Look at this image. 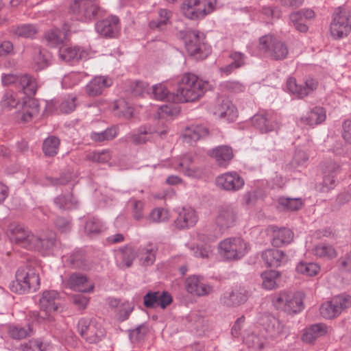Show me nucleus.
<instances>
[{
	"mask_svg": "<svg viewBox=\"0 0 351 351\" xmlns=\"http://www.w3.org/2000/svg\"><path fill=\"white\" fill-rule=\"evenodd\" d=\"M208 82L199 80L194 74L186 73L178 82L176 102H192L202 97L208 88Z\"/></svg>",
	"mask_w": 351,
	"mask_h": 351,
	"instance_id": "1",
	"label": "nucleus"
},
{
	"mask_svg": "<svg viewBox=\"0 0 351 351\" xmlns=\"http://www.w3.org/2000/svg\"><path fill=\"white\" fill-rule=\"evenodd\" d=\"M15 277V280L10 285L11 291L14 293L23 294L31 291H35L40 286L38 269L31 265L20 267L16 272Z\"/></svg>",
	"mask_w": 351,
	"mask_h": 351,
	"instance_id": "2",
	"label": "nucleus"
},
{
	"mask_svg": "<svg viewBox=\"0 0 351 351\" xmlns=\"http://www.w3.org/2000/svg\"><path fill=\"white\" fill-rule=\"evenodd\" d=\"M99 4V0H71L69 11L77 21L89 23L101 14Z\"/></svg>",
	"mask_w": 351,
	"mask_h": 351,
	"instance_id": "3",
	"label": "nucleus"
},
{
	"mask_svg": "<svg viewBox=\"0 0 351 351\" xmlns=\"http://www.w3.org/2000/svg\"><path fill=\"white\" fill-rule=\"evenodd\" d=\"M186 50L190 56L196 59H204L210 53V49L204 42L205 35L196 29L181 32Z\"/></svg>",
	"mask_w": 351,
	"mask_h": 351,
	"instance_id": "4",
	"label": "nucleus"
},
{
	"mask_svg": "<svg viewBox=\"0 0 351 351\" xmlns=\"http://www.w3.org/2000/svg\"><path fill=\"white\" fill-rule=\"evenodd\" d=\"M272 302L277 309L283 311L287 314H297L304 308V295L301 292L278 293L273 297Z\"/></svg>",
	"mask_w": 351,
	"mask_h": 351,
	"instance_id": "5",
	"label": "nucleus"
},
{
	"mask_svg": "<svg viewBox=\"0 0 351 351\" xmlns=\"http://www.w3.org/2000/svg\"><path fill=\"white\" fill-rule=\"evenodd\" d=\"M257 47L260 52L274 60L285 59L289 53L287 45L271 34L261 36Z\"/></svg>",
	"mask_w": 351,
	"mask_h": 351,
	"instance_id": "6",
	"label": "nucleus"
},
{
	"mask_svg": "<svg viewBox=\"0 0 351 351\" xmlns=\"http://www.w3.org/2000/svg\"><path fill=\"white\" fill-rule=\"evenodd\" d=\"M216 4V0H186L182 5V10L189 19H201L213 12Z\"/></svg>",
	"mask_w": 351,
	"mask_h": 351,
	"instance_id": "7",
	"label": "nucleus"
},
{
	"mask_svg": "<svg viewBox=\"0 0 351 351\" xmlns=\"http://www.w3.org/2000/svg\"><path fill=\"white\" fill-rule=\"evenodd\" d=\"M321 169L322 180L315 184V189L320 193H328L336 186V177L341 171V165L338 162L329 159L322 162Z\"/></svg>",
	"mask_w": 351,
	"mask_h": 351,
	"instance_id": "8",
	"label": "nucleus"
},
{
	"mask_svg": "<svg viewBox=\"0 0 351 351\" xmlns=\"http://www.w3.org/2000/svg\"><path fill=\"white\" fill-rule=\"evenodd\" d=\"M330 33L335 39L347 36L351 32V14L345 8L338 7L332 14Z\"/></svg>",
	"mask_w": 351,
	"mask_h": 351,
	"instance_id": "9",
	"label": "nucleus"
},
{
	"mask_svg": "<svg viewBox=\"0 0 351 351\" xmlns=\"http://www.w3.org/2000/svg\"><path fill=\"white\" fill-rule=\"evenodd\" d=\"M157 122L154 125L145 124L140 126L136 131L129 134L128 138L133 144L138 145L152 141L156 136L162 137L167 132V126L161 127L160 121Z\"/></svg>",
	"mask_w": 351,
	"mask_h": 351,
	"instance_id": "10",
	"label": "nucleus"
},
{
	"mask_svg": "<svg viewBox=\"0 0 351 351\" xmlns=\"http://www.w3.org/2000/svg\"><path fill=\"white\" fill-rule=\"evenodd\" d=\"M220 253L227 260H239L249 250V245L239 237L224 239L219 244Z\"/></svg>",
	"mask_w": 351,
	"mask_h": 351,
	"instance_id": "11",
	"label": "nucleus"
},
{
	"mask_svg": "<svg viewBox=\"0 0 351 351\" xmlns=\"http://www.w3.org/2000/svg\"><path fill=\"white\" fill-rule=\"evenodd\" d=\"M350 307H351V296L341 294L323 303L319 308V311L324 318L332 319Z\"/></svg>",
	"mask_w": 351,
	"mask_h": 351,
	"instance_id": "12",
	"label": "nucleus"
},
{
	"mask_svg": "<svg viewBox=\"0 0 351 351\" xmlns=\"http://www.w3.org/2000/svg\"><path fill=\"white\" fill-rule=\"evenodd\" d=\"M238 218L237 208L232 205H223L219 208L215 223L219 227L215 234L208 238V241H214L221 234L222 230L234 226Z\"/></svg>",
	"mask_w": 351,
	"mask_h": 351,
	"instance_id": "13",
	"label": "nucleus"
},
{
	"mask_svg": "<svg viewBox=\"0 0 351 351\" xmlns=\"http://www.w3.org/2000/svg\"><path fill=\"white\" fill-rule=\"evenodd\" d=\"M7 234L11 242L30 250L34 246V242L36 241V235L24 226L17 223L9 225Z\"/></svg>",
	"mask_w": 351,
	"mask_h": 351,
	"instance_id": "14",
	"label": "nucleus"
},
{
	"mask_svg": "<svg viewBox=\"0 0 351 351\" xmlns=\"http://www.w3.org/2000/svg\"><path fill=\"white\" fill-rule=\"evenodd\" d=\"M77 328L81 337L89 343H97L105 336L104 328L99 324L86 318H81Z\"/></svg>",
	"mask_w": 351,
	"mask_h": 351,
	"instance_id": "15",
	"label": "nucleus"
},
{
	"mask_svg": "<svg viewBox=\"0 0 351 351\" xmlns=\"http://www.w3.org/2000/svg\"><path fill=\"white\" fill-rule=\"evenodd\" d=\"M216 186L226 191L237 192L243 189L244 179L234 171L219 175L215 179Z\"/></svg>",
	"mask_w": 351,
	"mask_h": 351,
	"instance_id": "16",
	"label": "nucleus"
},
{
	"mask_svg": "<svg viewBox=\"0 0 351 351\" xmlns=\"http://www.w3.org/2000/svg\"><path fill=\"white\" fill-rule=\"evenodd\" d=\"M252 125L261 133L277 131L280 128L278 117L272 112L258 113L252 118Z\"/></svg>",
	"mask_w": 351,
	"mask_h": 351,
	"instance_id": "17",
	"label": "nucleus"
},
{
	"mask_svg": "<svg viewBox=\"0 0 351 351\" xmlns=\"http://www.w3.org/2000/svg\"><path fill=\"white\" fill-rule=\"evenodd\" d=\"M318 86V82L313 77H308L302 84H298L296 80L293 77H289L287 81V88L292 94L296 95L298 98H303L315 89Z\"/></svg>",
	"mask_w": 351,
	"mask_h": 351,
	"instance_id": "18",
	"label": "nucleus"
},
{
	"mask_svg": "<svg viewBox=\"0 0 351 351\" xmlns=\"http://www.w3.org/2000/svg\"><path fill=\"white\" fill-rule=\"evenodd\" d=\"M248 292L244 287H235L225 291L219 298L221 305L226 307H237L246 302Z\"/></svg>",
	"mask_w": 351,
	"mask_h": 351,
	"instance_id": "19",
	"label": "nucleus"
},
{
	"mask_svg": "<svg viewBox=\"0 0 351 351\" xmlns=\"http://www.w3.org/2000/svg\"><path fill=\"white\" fill-rule=\"evenodd\" d=\"M96 31L104 37H116L121 29L119 19L117 16H110L101 20L95 24Z\"/></svg>",
	"mask_w": 351,
	"mask_h": 351,
	"instance_id": "20",
	"label": "nucleus"
},
{
	"mask_svg": "<svg viewBox=\"0 0 351 351\" xmlns=\"http://www.w3.org/2000/svg\"><path fill=\"white\" fill-rule=\"evenodd\" d=\"M178 217L174 220V226L178 230L193 227L198 220L195 210L191 207H182L177 210Z\"/></svg>",
	"mask_w": 351,
	"mask_h": 351,
	"instance_id": "21",
	"label": "nucleus"
},
{
	"mask_svg": "<svg viewBox=\"0 0 351 351\" xmlns=\"http://www.w3.org/2000/svg\"><path fill=\"white\" fill-rule=\"evenodd\" d=\"M171 295L167 291L160 293L158 291H149L143 297L144 306L147 308H154L158 306L165 309L172 302Z\"/></svg>",
	"mask_w": 351,
	"mask_h": 351,
	"instance_id": "22",
	"label": "nucleus"
},
{
	"mask_svg": "<svg viewBox=\"0 0 351 351\" xmlns=\"http://www.w3.org/2000/svg\"><path fill=\"white\" fill-rule=\"evenodd\" d=\"M208 154L215 160L217 166L223 168H226L234 157L232 148L226 145H219L208 150Z\"/></svg>",
	"mask_w": 351,
	"mask_h": 351,
	"instance_id": "23",
	"label": "nucleus"
},
{
	"mask_svg": "<svg viewBox=\"0 0 351 351\" xmlns=\"http://www.w3.org/2000/svg\"><path fill=\"white\" fill-rule=\"evenodd\" d=\"M262 325L267 333V338L275 339L285 333V324L273 315H265L262 318Z\"/></svg>",
	"mask_w": 351,
	"mask_h": 351,
	"instance_id": "24",
	"label": "nucleus"
},
{
	"mask_svg": "<svg viewBox=\"0 0 351 351\" xmlns=\"http://www.w3.org/2000/svg\"><path fill=\"white\" fill-rule=\"evenodd\" d=\"M186 289L188 293L196 296H205L213 291V287L205 283L203 278L191 276L186 280Z\"/></svg>",
	"mask_w": 351,
	"mask_h": 351,
	"instance_id": "25",
	"label": "nucleus"
},
{
	"mask_svg": "<svg viewBox=\"0 0 351 351\" xmlns=\"http://www.w3.org/2000/svg\"><path fill=\"white\" fill-rule=\"evenodd\" d=\"M137 256L135 249L130 245L121 247L115 251L116 262L121 268L130 267Z\"/></svg>",
	"mask_w": 351,
	"mask_h": 351,
	"instance_id": "26",
	"label": "nucleus"
},
{
	"mask_svg": "<svg viewBox=\"0 0 351 351\" xmlns=\"http://www.w3.org/2000/svg\"><path fill=\"white\" fill-rule=\"evenodd\" d=\"M262 259L268 267H278L288 261V256L282 250L269 249L262 252Z\"/></svg>",
	"mask_w": 351,
	"mask_h": 351,
	"instance_id": "27",
	"label": "nucleus"
},
{
	"mask_svg": "<svg viewBox=\"0 0 351 351\" xmlns=\"http://www.w3.org/2000/svg\"><path fill=\"white\" fill-rule=\"evenodd\" d=\"M59 300L60 295L57 291L46 290L39 300L40 308L47 313L56 311L58 308Z\"/></svg>",
	"mask_w": 351,
	"mask_h": 351,
	"instance_id": "28",
	"label": "nucleus"
},
{
	"mask_svg": "<svg viewBox=\"0 0 351 351\" xmlns=\"http://www.w3.org/2000/svg\"><path fill=\"white\" fill-rule=\"evenodd\" d=\"M51 56L50 53L40 46H35L32 49V63L35 70H43L50 64Z\"/></svg>",
	"mask_w": 351,
	"mask_h": 351,
	"instance_id": "29",
	"label": "nucleus"
},
{
	"mask_svg": "<svg viewBox=\"0 0 351 351\" xmlns=\"http://www.w3.org/2000/svg\"><path fill=\"white\" fill-rule=\"evenodd\" d=\"M58 55L61 60L69 62L80 59H86L88 58V53L80 47L62 46L59 49Z\"/></svg>",
	"mask_w": 351,
	"mask_h": 351,
	"instance_id": "30",
	"label": "nucleus"
},
{
	"mask_svg": "<svg viewBox=\"0 0 351 351\" xmlns=\"http://www.w3.org/2000/svg\"><path fill=\"white\" fill-rule=\"evenodd\" d=\"M272 239L271 244L276 247H280L285 245L291 243L294 237V234L291 230L287 228H278L272 226Z\"/></svg>",
	"mask_w": 351,
	"mask_h": 351,
	"instance_id": "31",
	"label": "nucleus"
},
{
	"mask_svg": "<svg viewBox=\"0 0 351 351\" xmlns=\"http://www.w3.org/2000/svg\"><path fill=\"white\" fill-rule=\"evenodd\" d=\"M112 84V80L110 77L96 76L86 85V90L90 96H97Z\"/></svg>",
	"mask_w": 351,
	"mask_h": 351,
	"instance_id": "32",
	"label": "nucleus"
},
{
	"mask_svg": "<svg viewBox=\"0 0 351 351\" xmlns=\"http://www.w3.org/2000/svg\"><path fill=\"white\" fill-rule=\"evenodd\" d=\"M39 111L38 101L34 98H29L24 101L22 110L18 112V117H20L21 121L24 123L29 122L34 117L38 114Z\"/></svg>",
	"mask_w": 351,
	"mask_h": 351,
	"instance_id": "33",
	"label": "nucleus"
},
{
	"mask_svg": "<svg viewBox=\"0 0 351 351\" xmlns=\"http://www.w3.org/2000/svg\"><path fill=\"white\" fill-rule=\"evenodd\" d=\"M231 62L220 68V72L222 74L228 75L238 69L245 65L247 56L245 53L240 51H233L229 55Z\"/></svg>",
	"mask_w": 351,
	"mask_h": 351,
	"instance_id": "34",
	"label": "nucleus"
},
{
	"mask_svg": "<svg viewBox=\"0 0 351 351\" xmlns=\"http://www.w3.org/2000/svg\"><path fill=\"white\" fill-rule=\"evenodd\" d=\"M215 114L229 121H233L237 117V110L232 102L226 99L221 100L217 106Z\"/></svg>",
	"mask_w": 351,
	"mask_h": 351,
	"instance_id": "35",
	"label": "nucleus"
},
{
	"mask_svg": "<svg viewBox=\"0 0 351 351\" xmlns=\"http://www.w3.org/2000/svg\"><path fill=\"white\" fill-rule=\"evenodd\" d=\"M87 280L86 276L79 273H73L69 276L67 280V286L70 289L80 292H93L94 289L93 285H90L88 287H84V285L87 282Z\"/></svg>",
	"mask_w": 351,
	"mask_h": 351,
	"instance_id": "36",
	"label": "nucleus"
},
{
	"mask_svg": "<svg viewBox=\"0 0 351 351\" xmlns=\"http://www.w3.org/2000/svg\"><path fill=\"white\" fill-rule=\"evenodd\" d=\"M328 326L323 323L315 324L306 328L302 337L304 342L311 343L318 337L326 335Z\"/></svg>",
	"mask_w": 351,
	"mask_h": 351,
	"instance_id": "37",
	"label": "nucleus"
},
{
	"mask_svg": "<svg viewBox=\"0 0 351 351\" xmlns=\"http://www.w3.org/2000/svg\"><path fill=\"white\" fill-rule=\"evenodd\" d=\"M56 243V240L53 233H51L49 237L44 239L36 237V241L34 242V246L31 250H37L44 256L49 255L52 253Z\"/></svg>",
	"mask_w": 351,
	"mask_h": 351,
	"instance_id": "38",
	"label": "nucleus"
},
{
	"mask_svg": "<svg viewBox=\"0 0 351 351\" xmlns=\"http://www.w3.org/2000/svg\"><path fill=\"white\" fill-rule=\"evenodd\" d=\"M314 255L319 258L330 261L337 256V252L335 247L328 243H319L313 249Z\"/></svg>",
	"mask_w": 351,
	"mask_h": 351,
	"instance_id": "39",
	"label": "nucleus"
},
{
	"mask_svg": "<svg viewBox=\"0 0 351 351\" xmlns=\"http://www.w3.org/2000/svg\"><path fill=\"white\" fill-rule=\"evenodd\" d=\"M208 130L203 125H191L186 128L183 134L184 141L189 144L197 142L201 138L206 136Z\"/></svg>",
	"mask_w": 351,
	"mask_h": 351,
	"instance_id": "40",
	"label": "nucleus"
},
{
	"mask_svg": "<svg viewBox=\"0 0 351 351\" xmlns=\"http://www.w3.org/2000/svg\"><path fill=\"white\" fill-rule=\"evenodd\" d=\"M172 12L165 8H160L157 11V16L149 22V27L152 29H162L170 23Z\"/></svg>",
	"mask_w": 351,
	"mask_h": 351,
	"instance_id": "41",
	"label": "nucleus"
},
{
	"mask_svg": "<svg viewBox=\"0 0 351 351\" xmlns=\"http://www.w3.org/2000/svg\"><path fill=\"white\" fill-rule=\"evenodd\" d=\"M152 95L155 99L176 102V93H171L167 83L162 82L152 86Z\"/></svg>",
	"mask_w": 351,
	"mask_h": 351,
	"instance_id": "42",
	"label": "nucleus"
},
{
	"mask_svg": "<svg viewBox=\"0 0 351 351\" xmlns=\"http://www.w3.org/2000/svg\"><path fill=\"white\" fill-rule=\"evenodd\" d=\"M326 118V110L322 107L316 106L308 112L302 120L305 123L313 126L322 123Z\"/></svg>",
	"mask_w": 351,
	"mask_h": 351,
	"instance_id": "43",
	"label": "nucleus"
},
{
	"mask_svg": "<svg viewBox=\"0 0 351 351\" xmlns=\"http://www.w3.org/2000/svg\"><path fill=\"white\" fill-rule=\"evenodd\" d=\"M16 86L28 97L34 95L37 90L36 80L27 74L19 75Z\"/></svg>",
	"mask_w": 351,
	"mask_h": 351,
	"instance_id": "44",
	"label": "nucleus"
},
{
	"mask_svg": "<svg viewBox=\"0 0 351 351\" xmlns=\"http://www.w3.org/2000/svg\"><path fill=\"white\" fill-rule=\"evenodd\" d=\"M280 274L276 270H269L264 271L261 274L263 280L262 286L265 289L271 290L278 286Z\"/></svg>",
	"mask_w": 351,
	"mask_h": 351,
	"instance_id": "45",
	"label": "nucleus"
},
{
	"mask_svg": "<svg viewBox=\"0 0 351 351\" xmlns=\"http://www.w3.org/2000/svg\"><path fill=\"white\" fill-rule=\"evenodd\" d=\"M45 38L49 46L56 47L63 43L66 38V33L58 28H53L45 32Z\"/></svg>",
	"mask_w": 351,
	"mask_h": 351,
	"instance_id": "46",
	"label": "nucleus"
},
{
	"mask_svg": "<svg viewBox=\"0 0 351 351\" xmlns=\"http://www.w3.org/2000/svg\"><path fill=\"white\" fill-rule=\"evenodd\" d=\"M84 230L87 235L94 237L102 232L105 230V226L99 218L92 217L86 221Z\"/></svg>",
	"mask_w": 351,
	"mask_h": 351,
	"instance_id": "47",
	"label": "nucleus"
},
{
	"mask_svg": "<svg viewBox=\"0 0 351 351\" xmlns=\"http://www.w3.org/2000/svg\"><path fill=\"white\" fill-rule=\"evenodd\" d=\"M54 204L61 210H71L78 206L77 199L72 195H60L54 199Z\"/></svg>",
	"mask_w": 351,
	"mask_h": 351,
	"instance_id": "48",
	"label": "nucleus"
},
{
	"mask_svg": "<svg viewBox=\"0 0 351 351\" xmlns=\"http://www.w3.org/2000/svg\"><path fill=\"white\" fill-rule=\"evenodd\" d=\"M60 141L54 136H51L45 139L43 143V152L45 156L53 157L59 150Z\"/></svg>",
	"mask_w": 351,
	"mask_h": 351,
	"instance_id": "49",
	"label": "nucleus"
},
{
	"mask_svg": "<svg viewBox=\"0 0 351 351\" xmlns=\"http://www.w3.org/2000/svg\"><path fill=\"white\" fill-rule=\"evenodd\" d=\"M117 134L118 128L116 126H112L100 132H92L90 134V138L95 142H102L113 139Z\"/></svg>",
	"mask_w": 351,
	"mask_h": 351,
	"instance_id": "50",
	"label": "nucleus"
},
{
	"mask_svg": "<svg viewBox=\"0 0 351 351\" xmlns=\"http://www.w3.org/2000/svg\"><path fill=\"white\" fill-rule=\"evenodd\" d=\"M129 204L131 206V213L134 219L141 221L146 219L145 204L143 201L131 198L129 201Z\"/></svg>",
	"mask_w": 351,
	"mask_h": 351,
	"instance_id": "51",
	"label": "nucleus"
},
{
	"mask_svg": "<svg viewBox=\"0 0 351 351\" xmlns=\"http://www.w3.org/2000/svg\"><path fill=\"white\" fill-rule=\"evenodd\" d=\"M192 162L193 158L191 156L186 154L180 158L178 164L174 166V168L186 176H192L194 175V170L191 167Z\"/></svg>",
	"mask_w": 351,
	"mask_h": 351,
	"instance_id": "52",
	"label": "nucleus"
},
{
	"mask_svg": "<svg viewBox=\"0 0 351 351\" xmlns=\"http://www.w3.org/2000/svg\"><path fill=\"white\" fill-rule=\"evenodd\" d=\"M278 204L285 210L295 211L301 208L303 202L301 198L281 197L278 199Z\"/></svg>",
	"mask_w": 351,
	"mask_h": 351,
	"instance_id": "53",
	"label": "nucleus"
},
{
	"mask_svg": "<svg viewBox=\"0 0 351 351\" xmlns=\"http://www.w3.org/2000/svg\"><path fill=\"white\" fill-rule=\"evenodd\" d=\"M138 256L145 265H152L156 259L154 247L152 244L145 247H141L138 249Z\"/></svg>",
	"mask_w": 351,
	"mask_h": 351,
	"instance_id": "54",
	"label": "nucleus"
},
{
	"mask_svg": "<svg viewBox=\"0 0 351 351\" xmlns=\"http://www.w3.org/2000/svg\"><path fill=\"white\" fill-rule=\"evenodd\" d=\"M66 261L75 269H84L86 267V260L82 250H77L72 252L66 258Z\"/></svg>",
	"mask_w": 351,
	"mask_h": 351,
	"instance_id": "55",
	"label": "nucleus"
},
{
	"mask_svg": "<svg viewBox=\"0 0 351 351\" xmlns=\"http://www.w3.org/2000/svg\"><path fill=\"white\" fill-rule=\"evenodd\" d=\"M295 269L299 274L306 276H314L318 274L320 268L319 266L315 263L300 262L297 265Z\"/></svg>",
	"mask_w": 351,
	"mask_h": 351,
	"instance_id": "56",
	"label": "nucleus"
},
{
	"mask_svg": "<svg viewBox=\"0 0 351 351\" xmlns=\"http://www.w3.org/2000/svg\"><path fill=\"white\" fill-rule=\"evenodd\" d=\"M169 218L168 211L162 208H156L152 210L145 220L149 223H161Z\"/></svg>",
	"mask_w": 351,
	"mask_h": 351,
	"instance_id": "57",
	"label": "nucleus"
},
{
	"mask_svg": "<svg viewBox=\"0 0 351 351\" xmlns=\"http://www.w3.org/2000/svg\"><path fill=\"white\" fill-rule=\"evenodd\" d=\"M14 33L15 35L27 38H33L37 34V29L34 25L23 24L17 26Z\"/></svg>",
	"mask_w": 351,
	"mask_h": 351,
	"instance_id": "58",
	"label": "nucleus"
},
{
	"mask_svg": "<svg viewBox=\"0 0 351 351\" xmlns=\"http://www.w3.org/2000/svg\"><path fill=\"white\" fill-rule=\"evenodd\" d=\"M10 337L15 339H22L32 334V329L27 325L25 326H14L9 330Z\"/></svg>",
	"mask_w": 351,
	"mask_h": 351,
	"instance_id": "59",
	"label": "nucleus"
},
{
	"mask_svg": "<svg viewBox=\"0 0 351 351\" xmlns=\"http://www.w3.org/2000/svg\"><path fill=\"white\" fill-rule=\"evenodd\" d=\"M86 160L93 162L106 163L110 160V154L108 151L88 152L86 154Z\"/></svg>",
	"mask_w": 351,
	"mask_h": 351,
	"instance_id": "60",
	"label": "nucleus"
},
{
	"mask_svg": "<svg viewBox=\"0 0 351 351\" xmlns=\"http://www.w3.org/2000/svg\"><path fill=\"white\" fill-rule=\"evenodd\" d=\"M133 96H141L148 91V84L143 81H130L128 90Z\"/></svg>",
	"mask_w": 351,
	"mask_h": 351,
	"instance_id": "61",
	"label": "nucleus"
},
{
	"mask_svg": "<svg viewBox=\"0 0 351 351\" xmlns=\"http://www.w3.org/2000/svg\"><path fill=\"white\" fill-rule=\"evenodd\" d=\"M71 178L70 173H64L59 178L46 177L41 184L45 186L65 185L71 181Z\"/></svg>",
	"mask_w": 351,
	"mask_h": 351,
	"instance_id": "62",
	"label": "nucleus"
},
{
	"mask_svg": "<svg viewBox=\"0 0 351 351\" xmlns=\"http://www.w3.org/2000/svg\"><path fill=\"white\" fill-rule=\"evenodd\" d=\"M49 346V344L40 339H34L23 346V351H48Z\"/></svg>",
	"mask_w": 351,
	"mask_h": 351,
	"instance_id": "63",
	"label": "nucleus"
},
{
	"mask_svg": "<svg viewBox=\"0 0 351 351\" xmlns=\"http://www.w3.org/2000/svg\"><path fill=\"white\" fill-rule=\"evenodd\" d=\"M1 104L3 108L11 109L19 104V99L14 92L7 91L1 99Z\"/></svg>",
	"mask_w": 351,
	"mask_h": 351,
	"instance_id": "64",
	"label": "nucleus"
}]
</instances>
